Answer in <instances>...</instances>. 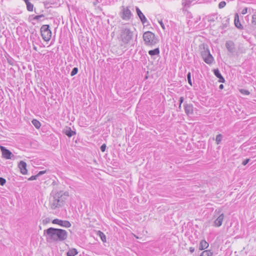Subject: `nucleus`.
<instances>
[{"label": "nucleus", "mask_w": 256, "mask_h": 256, "mask_svg": "<svg viewBox=\"0 0 256 256\" xmlns=\"http://www.w3.org/2000/svg\"><path fill=\"white\" fill-rule=\"evenodd\" d=\"M184 98L182 96L180 97L179 100L180 104H182V103L184 102Z\"/></svg>", "instance_id": "obj_40"}, {"label": "nucleus", "mask_w": 256, "mask_h": 256, "mask_svg": "<svg viewBox=\"0 0 256 256\" xmlns=\"http://www.w3.org/2000/svg\"><path fill=\"white\" fill-rule=\"evenodd\" d=\"M8 63L10 64H12V61H10L9 60H8Z\"/></svg>", "instance_id": "obj_48"}, {"label": "nucleus", "mask_w": 256, "mask_h": 256, "mask_svg": "<svg viewBox=\"0 0 256 256\" xmlns=\"http://www.w3.org/2000/svg\"><path fill=\"white\" fill-rule=\"evenodd\" d=\"M148 54L151 56H154L155 55H158L160 54V50L159 48H156L153 50H150L148 52Z\"/></svg>", "instance_id": "obj_19"}, {"label": "nucleus", "mask_w": 256, "mask_h": 256, "mask_svg": "<svg viewBox=\"0 0 256 256\" xmlns=\"http://www.w3.org/2000/svg\"><path fill=\"white\" fill-rule=\"evenodd\" d=\"M8 63L10 64H12V61H10L9 60H8Z\"/></svg>", "instance_id": "obj_49"}, {"label": "nucleus", "mask_w": 256, "mask_h": 256, "mask_svg": "<svg viewBox=\"0 0 256 256\" xmlns=\"http://www.w3.org/2000/svg\"><path fill=\"white\" fill-rule=\"evenodd\" d=\"M134 31L128 26H124L120 30L119 40L122 44H129L134 37Z\"/></svg>", "instance_id": "obj_2"}, {"label": "nucleus", "mask_w": 256, "mask_h": 256, "mask_svg": "<svg viewBox=\"0 0 256 256\" xmlns=\"http://www.w3.org/2000/svg\"><path fill=\"white\" fill-rule=\"evenodd\" d=\"M18 168L20 169L21 173L23 174H27V170H26V164L24 161H20L18 164Z\"/></svg>", "instance_id": "obj_12"}, {"label": "nucleus", "mask_w": 256, "mask_h": 256, "mask_svg": "<svg viewBox=\"0 0 256 256\" xmlns=\"http://www.w3.org/2000/svg\"><path fill=\"white\" fill-rule=\"evenodd\" d=\"M208 246L209 244L208 242H207L205 240H202L200 242L199 249L200 250H204Z\"/></svg>", "instance_id": "obj_18"}, {"label": "nucleus", "mask_w": 256, "mask_h": 256, "mask_svg": "<svg viewBox=\"0 0 256 256\" xmlns=\"http://www.w3.org/2000/svg\"><path fill=\"white\" fill-rule=\"evenodd\" d=\"M98 235L100 238L101 240L103 242H106V236L105 234L102 232L100 231H98Z\"/></svg>", "instance_id": "obj_22"}, {"label": "nucleus", "mask_w": 256, "mask_h": 256, "mask_svg": "<svg viewBox=\"0 0 256 256\" xmlns=\"http://www.w3.org/2000/svg\"><path fill=\"white\" fill-rule=\"evenodd\" d=\"M62 224V226L65 228H70L71 226L70 223L68 220H63Z\"/></svg>", "instance_id": "obj_26"}, {"label": "nucleus", "mask_w": 256, "mask_h": 256, "mask_svg": "<svg viewBox=\"0 0 256 256\" xmlns=\"http://www.w3.org/2000/svg\"><path fill=\"white\" fill-rule=\"evenodd\" d=\"M240 91L241 93L244 94L246 95H248L250 94V92L248 90H246L242 89Z\"/></svg>", "instance_id": "obj_33"}, {"label": "nucleus", "mask_w": 256, "mask_h": 256, "mask_svg": "<svg viewBox=\"0 0 256 256\" xmlns=\"http://www.w3.org/2000/svg\"><path fill=\"white\" fill-rule=\"evenodd\" d=\"M214 75L219 78V82H224L225 80L224 77L222 76L219 70L218 69H215L214 70Z\"/></svg>", "instance_id": "obj_16"}, {"label": "nucleus", "mask_w": 256, "mask_h": 256, "mask_svg": "<svg viewBox=\"0 0 256 256\" xmlns=\"http://www.w3.org/2000/svg\"><path fill=\"white\" fill-rule=\"evenodd\" d=\"M250 27L252 30H254L256 28V12L252 16Z\"/></svg>", "instance_id": "obj_17"}, {"label": "nucleus", "mask_w": 256, "mask_h": 256, "mask_svg": "<svg viewBox=\"0 0 256 256\" xmlns=\"http://www.w3.org/2000/svg\"><path fill=\"white\" fill-rule=\"evenodd\" d=\"M44 17V16L42 14H41V15H39V16H36L34 18V20H39L40 19V18Z\"/></svg>", "instance_id": "obj_34"}, {"label": "nucleus", "mask_w": 256, "mask_h": 256, "mask_svg": "<svg viewBox=\"0 0 256 256\" xmlns=\"http://www.w3.org/2000/svg\"><path fill=\"white\" fill-rule=\"evenodd\" d=\"M106 145L105 144H103L100 146V150H102V152H104L106 150Z\"/></svg>", "instance_id": "obj_36"}, {"label": "nucleus", "mask_w": 256, "mask_h": 256, "mask_svg": "<svg viewBox=\"0 0 256 256\" xmlns=\"http://www.w3.org/2000/svg\"><path fill=\"white\" fill-rule=\"evenodd\" d=\"M187 79H188V84H190V86H192V79H191V74L190 72H189L187 74Z\"/></svg>", "instance_id": "obj_30"}, {"label": "nucleus", "mask_w": 256, "mask_h": 256, "mask_svg": "<svg viewBox=\"0 0 256 256\" xmlns=\"http://www.w3.org/2000/svg\"><path fill=\"white\" fill-rule=\"evenodd\" d=\"M181 105H182V104H180V105H179V106H178L179 110L181 109Z\"/></svg>", "instance_id": "obj_47"}, {"label": "nucleus", "mask_w": 256, "mask_h": 256, "mask_svg": "<svg viewBox=\"0 0 256 256\" xmlns=\"http://www.w3.org/2000/svg\"><path fill=\"white\" fill-rule=\"evenodd\" d=\"M185 112L188 114H192L193 113V106L192 104H184Z\"/></svg>", "instance_id": "obj_13"}, {"label": "nucleus", "mask_w": 256, "mask_h": 256, "mask_svg": "<svg viewBox=\"0 0 256 256\" xmlns=\"http://www.w3.org/2000/svg\"><path fill=\"white\" fill-rule=\"evenodd\" d=\"M120 16L122 20H128L131 18L132 14L128 7L122 6L121 7V11L120 12Z\"/></svg>", "instance_id": "obj_6"}, {"label": "nucleus", "mask_w": 256, "mask_h": 256, "mask_svg": "<svg viewBox=\"0 0 256 256\" xmlns=\"http://www.w3.org/2000/svg\"><path fill=\"white\" fill-rule=\"evenodd\" d=\"M201 56L204 62L208 64H211L214 60L208 48H204L201 52Z\"/></svg>", "instance_id": "obj_5"}, {"label": "nucleus", "mask_w": 256, "mask_h": 256, "mask_svg": "<svg viewBox=\"0 0 256 256\" xmlns=\"http://www.w3.org/2000/svg\"><path fill=\"white\" fill-rule=\"evenodd\" d=\"M44 234L46 236V240L48 241V237H47V236L48 235V229L45 230H44Z\"/></svg>", "instance_id": "obj_39"}, {"label": "nucleus", "mask_w": 256, "mask_h": 256, "mask_svg": "<svg viewBox=\"0 0 256 256\" xmlns=\"http://www.w3.org/2000/svg\"><path fill=\"white\" fill-rule=\"evenodd\" d=\"M68 237L66 230L49 228V238L54 241H63Z\"/></svg>", "instance_id": "obj_3"}, {"label": "nucleus", "mask_w": 256, "mask_h": 256, "mask_svg": "<svg viewBox=\"0 0 256 256\" xmlns=\"http://www.w3.org/2000/svg\"><path fill=\"white\" fill-rule=\"evenodd\" d=\"M50 194L53 196V201L51 204V208L55 209L62 207L69 197L68 192H56L53 190Z\"/></svg>", "instance_id": "obj_1"}, {"label": "nucleus", "mask_w": 256, "mask_h": 256, "mask_svg": "<svg viewBox=\"0 0 256 256\" xmlns=\"http://www.w3.org/2000/svg\"><path fill=\"white\" fill-rule=\"evenodd\" d=\"M223 88H224V85L222 84H220V86H219V88L222 90Z\"/></svg>", "instance_id": "obj_44"}, {"label": "nucleus", "mask_w": 256, "mask_h": 256, "mask_svg": "<svg viewBox=\"0 0 256 256\" xmlns=\"http://www.w3.org/2000/svg\"><path fill=\"white\" fill-rule=\"evenodd\" d=\"M48 32H49V33L50 34V35L49 36H50V37H49V40H50V37L51 36V34H52V32H51V31L50 30V29H49V30H48Z\"/></svg>", "instance_id": "obj_46"}, {"label": "nucleus", "mask_w": 256, "mask_h": 256, "mask_svg": "<svg viewBox=\"0 0 256 256\" xmlns=\"http://www.w3.org/2000/svg\"><path fill=\"white\" fill-rule=\"evenodd\" d=\"M41 36L43 40L48 42V24L43 25L40 28Z\"/></svg>", "instance_id": "obj_8"}, {"label": "nucleus", "mask_w": 256, "mask_h": 256, "mask_svg": "<svg viewBox=\"0 0 256 256\" xmlns=\"http://www.w3.org/2000/svg\"><path fill=\"white\" fill-rule=\"evenodd\" d=\"M56 184H57L56 182L54 180H53V182H52V184L54 185V186H55Z\"/></svg>", "instance_id": "obj_45"}, {"label": "nucleus", "mask_w": 256, "mask_h": 256, "mask_svg": "<svg viewBox=\"0 0 256 256\" xmlns=\"http://www.w3.org/2000/svg\"><path fill=\"white\" fill-rule=\"evenodd\" d=\"M42 222H43V224H46L48 223V218H46L45 219H44L42 221Z\"/></svg>", "instance_id": "obj_41"}, {"label": "nucleus", "mask_w": 256, "mask_h": 256, "mask_svg": "<svg viewBox=\"0 0 256 256\" xmlns=\"http://www.w3.org/2000/svg\"><path fill=\"white\" fill-rule=\"evenodd\" d=\"M0 148L2 151V156L3 158L6 159H14V156L10 150L3 146H0Z\"/></svg>", "instance_id": "obj_7"}, {"label": "nucleus", "mask_w": 256, "mask_h": 256, "mask_svg": "<svg viewBox=\"0 0 256 256\" xmlns=\"http://www.w3.org/2000/svg\"><path fill=\"white\" fill-rule=\"evenodd\" d=\"M226 5V2L224 1L220 2L218 4V8H224Z\"/></svg>", "instance_id": "obj_31"}, {"label": "nucleus", "mask_w": 256, "mask_h": 256, "mask_svg": "<svg viewBox=\"0 0 256 256\" xmlns=\"http://www.w3.org/2000/svg\"><path fill=\"white\" fill-rule=\"evenodd\" d=\"M251 10H252V11L254 10L253 9H250V8H245L242 10L241 13L242 14H246L248 12L250 13Z\"/></svg>", "instance_id": "obj_28"}, {"label": "nucleus", "mask_w": 256, "mask_h": 256, "mask_svg": "<svg viewBox=\"0 0 256 256\" xmlns=\"http://www.w3.org/2000/svg\"><path fill=\"white\" fill-rule=\"evenodd\" d=\"M136 12L142 24H146L148 22L147 19L138 7H136Z\"/></svg>", "instance_id": "obj_11"}, {"label": "nucleus", "mask_w": 256, "mask_h": 256, "mask_svg": "<svg viewBox=\"0 0 256 256\" xmlns=\"http://www.w3.org/2000/svg\"><path fill=\"white\" fill-rule=\"evenodd\" d=\"M224 214H221L214 221V226L216 227H219L221 226L224 220Z\"/></svg>", "instance_id": "obj_10"}, {"label": "nucleus", "mask_w": 256, "mask_h": 256, "mask_svg": "<svg viewBox=\"0 0 256 256\" xmlns=\"http://www.w3.org/2000/svg\"><path fill=\"white\" fill-rule=\"evenodd\" d=\"M226 46L228 50L231 54H234L236 52V46L234 42L232 40L226 41Z\"/></svg>", "instance_id": "obj_9"}, {"label": "nucleus", "mask_w": 256, "mask_h": 256, "mask_svg": "<svg viewBox=\"0 0 256 256\" xmlns=\"http://www.w3.org/2000/svg\"><path fill=\"white\" fill-rule=\"evenodd\" d=\"M213 252L210 250L203 251L200 256H212Z\"/></svg>", "instance_id": "obj_21"}, {"label": "nucleus", "mask_w": 256, "mask_h": 256, "mask_svg": "<svg viewBox=\"0 0 256 256\" xmlns=\"http://www.w3.org/2000/svg\"><path fill=\"white\" fill-rule=\"evenodd\" d=\"M62 221L63 220H62L56 218V219L52 221V222L54 224H58L62 226Z\"/></svg>", "instance_id": "obj_27"}, {"label": "nucleus", "mask_w": 256, "mask_h": 256, "mask_svg": "<svg viewBox=\"0 0 256 256\" xmlns=\"http://www.w3.org/2000/svg\"><path fill=\"white\" fill-rule=\"evenodd\" d=\"M24 0L26 2H26H28L29 1V0Z\"/></svg>", "instance_id": "obj_50"}, {"label": "nucleus", "mask_w": 256, "mask_h": 256, "mask_svg": "<svg viewBox=\"0 0 256 256\" xmlns=\"http://www.w3.org/2000/svg\"><path fill=\"white\" fill-rule=\"evenodd\" d=\"M222 136L221 134H218L216 136V144H218L221 142L222 138Z\"/></svg>", "instance_id": "obj_25"}, {"label": "nucleus", "mask_w": 256, "mask_h": 256, "mask_svg": "<svg viewBox=\"0 0 256 256\" xmlns=\"http://www.w3.org/2000/svg\"><path fill=\"white\" fill-rule=\"evenodd\" d=\"M143 38L146 45L148 46H154L158 42V38L153 32L150 31L144 32L143 34Z\"/></svg>", "instance_id": "obj_4"}, {"label": "nucleus", "mask_w": 256, "mask_h": 256, "mask_svg": "<svg viewBox=\"0 0 256 256\" xmlns=\"http://www.w3.org/2000/svg\"><path fill=\"white\" fill-rule=\"evenodd\" d=\"M64 134L68 137H71L76 134L74 131L71 130L70 128H66L64 130Z\"/></svg>", "instance_id": "obj_15"}, {"label": "nucleus", "mask_w": 256, "mask_h": 256, "mask_svg": "<svg viewBox=\"0 0 256 256\" xmlns=\"http://www.w3.org/2000/svg\"><path fill=\"white\" fill-rule=\"evenodd\" d=\"M194 248H193V247L190 248V252L191 253H192L193 252H194Z\"/></svg>", "instance_id": "obj_42"}, {"label": "nucleus", "mask_w": 256, "mask_h": 256, "mask_svg": "<svg viewBox=\"0 0 256 256\" xmlns=\"http://www.w3.org/2000/svg\"><path fill=\"white\" fill-rule=\"evenodd\" d=\"M6 183V180L3 178L0 177V185L4 186Z\"/></svg>", "instance_id": "obj_32"}, {"label": "nucleus", "mask_w": 256, "mask_h": 256, "mask_svg": "<svg viewBox=\"0 0 256 256\" xmlns=\"http://www.w3.org/2000/svg\"><path fill=\"white\" fill-rule=\"evenodd\" d=\"M234 24L239 29L242 30L243 28V26L239 20V17L238 14H236L234 16Z\"/></svg>", "instance_id": "obj_14"}, {"label": "nucleus", "mask_w": 256, "mask_h": 256, "mask_svg": "<svg viewBox=\"0 0 256 256\" xmlns=\"http://www.w3.org/2000/svg\"><path fill=\"white\" fill-rule=\"evenodd\" d=\"M32 124L36 128H40L41 126L40 122L36 119H34L32 120Z\"/></svg>", "instance_id": "obj_23"}, {"label": "nucleus", "mask_w": 256, "mask_h": 256, "mask_svg": "<svg viewBox=\"0 0 256 256\" xmlns=\"http://www.w3.org/2000/svg\"><path fill=\"white\" fill-rule=\"evenodd\" d=\"M78 72V68H74L72 70V71L71 72H70V75L71 76H74V75H76Z\"/></svg>", "instance_id": "obj_29"}, {"label": "nucleus", "mask_w": 256, "mask_h": 256, "mask_svg": "<svg viewBox=\"0 0 256 256\" xmlns=\"http://www.w3.org/2000/svg\"><path fill=\"white\" fill-rule=\"evenodd\" d=\"M38 177V175L32 176L28 178V180H36Z\"/></svg>", "instance_id": "obj_35"}, {"label": "nucleus", "mask_w": 256, "mask_h": 256, "mask_svg": "<svg viewBox=\"0 0 256 256\" xmlns=\"http://www.w3.org/2000/svg\"><path fill=\"white\" fill-rule=\"evenodd\" d=\"M158 22L160 24L161 27L162 28V29L165 30V26L162 20L159 21Z\"/></svg>", "instance_id": "obj_38"}, {"label": "nucleus", "mask_w": 256, "mask_h": 256, "mask_svg": "<svg viewBox=\"0 0 256 256\" xmlns=\"http://www.w3.org/2000/svg\"><path fill=\"white\" fill-rule=\"evenodd\" d=\"M44 172H45V171H44H44H40V172H38V174L37 175H38V176H40V175H41V174H44Z\"/></svg>", "instance_id": "obj_43"}, {"label": "nucleus", "mask_w": 256, "mask_h": 256, "mask_svg": "<svg viewBox=\"0 0 256 256\" xmlns=\"http://www.w3.org/2000/svg\"><path fill=\"white\" fill-rule=\"evenodd\" d=\"M76 254H78V252L75 248L70 249L67 252V256H74Z\"/></svg>", "instance_id": "obj_20"}, {"label": "nucleus", "mask_w": 256, "mask_h": 256, "mask_svg": "<svg viewBox=\"0 0 256 256\" xmlns=\"http://www.w3.org/2000/svg\"><path fill=\"white\" fill-rule=\"evenodd\" d=\"M250 162V159L249 158H247L246 160H244L242 162V164L244 165V166H245L246 165L248 162Z\"/></svg>", "instance_id": "obj_37"}, {"label": "nucleus", "mask_w": 256, "mask_h": 256, "mask_svg": "<svg viewBox=\"0 0 256 256\" xmlns=\"http://www.w3.org/2000/svg\"><path fill=\"white\" fill-rule=\"evenodd\" d=\"M27 10L28 11H32L33 10L34 5L31 4L29 1L26 2Z\"/></svg>", "instance_id": "obj_24"}]
</instances>
